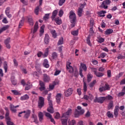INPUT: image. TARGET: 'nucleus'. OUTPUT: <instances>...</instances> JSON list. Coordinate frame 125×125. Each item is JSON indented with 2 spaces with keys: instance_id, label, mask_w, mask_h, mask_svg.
Returning a JSON list of instances; mask_svg holds the SVG:
<instances>
[{
  "instance_id": "1",
  "label": "nucleus",
  "mask_w": 125,
  "mask_h": 125,
  "mask_svg": "<svg viewBox=\"0 0 125 125\" xmlns=\"http://www.w3.org/2000/svg\"><path fill=\"white\" fill-rule=\"evenodd\" d=\"M69 20L70 23H71V27L73 28L76 25V22H77V17H76V14L74 11H71L69 12Z\"/></svg>"
},
{
  "instance_id": "2",
  "label": "nucleus",
  "mask_w": 125,
  "mask_h": 125,
  "mask_svg": "<svg viewBox=\"0 0 125 125\" xmlns=\"http://www.w3.org/2000/svg\"><path fill=\"white\" fill-rule=\"evenodd\" d=\"M51 94H49L48 95V96L47 97V100L48 101L49 107L47 108V111L49 112V113H51V114H52L54 113V110H53V107L52 106V101L51 100Z\"/></svg>"
},
{
  "instance_id": "3",
  "label": "nucleus",
  "mask_w": 125,
  "mask_h": 125,
  "mask_svg": "<svg viewBox=\"0 0 125 125\" xmlns=\"http://www.w3.org/2000/svg\"><path fill=\"white\" fill-rule=\"evenodd\" d=\"M84 113V109H82V107L77 106V109H76L74 112V115L75 118H78L80 115H83Z\"/></svg>"
},
{
  "instance_id": "4",
  "label": "nucleus",
  "mask_w": 125,
  "mask_h": 125,
  "mask_svg": "<svg viewBox=\"0 0 125 125\" xmlns=\"http://www.w3.org/2000/svg\"><path fill=\"white\" fill-rule=\"evenodd\" d=\"M83 69L85 72L87 70V68L86 67V65L84 63H81L80 64V71L79 74L81 77V78H83Z\"/></svg>"
},
{
  "instance_id": "5",
  "label": "nucleus",
  "mask_w": 125,
  "mask_h": 125,
  "mask_svg": "<svg viewBox=\"0 0 125 125\" xmlns=\"http://www.w3.org/2000/svg\"><path fill=\"white\" fill-rule=\"evenodd\" d=\"M105 100H106V98L105 97H100L99 98L96 97L94 102L95 103H100V104H102L104 103Z\"/></svg>"
},
{
  "instance_id": "6",
  "label": "nucleus",
  "mask_w": 125,
  "mask_h": 125,
  "mask_svg": "<svg viewBox=\"0 0 125 125\" xmlns=\"http://www.w3.org/2000/svg\"><path fill=\"white\" fill-rule=\"evenodd\" d=\"M111 3V0H104L101 5V7L104 8V9H107L108 8V6Z\"/></svg>"
},
{
  "instance_id": "7",
  "label": "nucleus",
  "mask_w": 125,
  "mask_h": 125,
  "mask_svg": "<svg viewBox=\"0 0 125 125\" xmlns=\"http://www.w3.org/2000/svg\"><path fill=\"white\" fill-rule=\"evenodd\" d=\"M85 5V3L80 4V7L79 8L77 11L78 15L79 17L83 16V9Z\"/></svg>"
},
{
  "instance_id": "8",
  "label": "nucleus",
  "mask_w": 125,
  "mask_h": 125,
  "mask_svg": "<svg viewBox=\"0 0 125 125\" xmlns=\"http://www.w3.org/2000/svg\"><path fill=\"white\" fill-rule=\"evenodd\" d=\"M23 113H25L24 115L25 118L28 119V118L30 117V114H31V111H30V110L21 111L19 113V117H21V114H23Z\"/></svg>"
},
{
  "instance_id": "9",
  "label": "nucleus",
  "mask_w": 125,
  "mask_h": 125,
  "mask_svg": "<svg viewBox=\"0 0 125 125\" xmlns=\"http://www.w3.org/2000/svg\"><path fill=\"white\" fill-rule=\"evenodd\" d=\"M72 114V109L69 108L66 113L62 114V118H64V119H68L69 116Z\"/></svg>"
},
{
  "instance_id": "10",
  "label": "nucleus",
  "mask_w": 125,
  "mask_h": 125,
  "mask_svg": "<svg viewBox=\"0 0 125 125\" xmlns=\"http://www.w3.org/2000/svg\"><path fill=\"white\" fill-rule=\"evenodd\" d=\"M44 104V98L42 97H39V101L38 102V106L39 108H42Z\"/></svg>"
},
{
  "instance_id": "11",
  "label": "nucleus",
  "mask_w": 125,
  "mask_h": 125,
  "mask_svg": "<svg viewBox=\"0 0 125 125\" xmlns=\"http://www.w3.org/2000/svg\"><path fill=\"white\" fill-rule=\"evenodd\" d=\"M66 68H67V71H68L69 73H72L74 72V69L73 68V67L71 66V62H67Z\"/></svg>"
},
{
  "instance_id": "12",
  "label": "nucleus",
  "mask_w": 125,
  "mask_h": 125,
  "mask_svg": "<svg viewBox=\"0 0 125 125\" xmlns=\"http://www.w3.org/2000/svg\"><path fill=\"white\" fill-rule=\"evenodd\" d=\"M105 90H110V87L109 86V84H105L104 87H102L99 88V91L100 92H102V91H105Z\"/></svg>"
},
{
  "instance_id": "13",
  "label": "nucleus",
  "mask_w": 125,
  "mask_h": 125,
  "mask_svg": "<svg viewBox=\"0 0 125 125\" xmlns=\"http://www.w3.org/2000/svg\"><path fill=\"white\" fill-rule=\"evenodd\" d=\"M72 92H73V89L69 88L64 91L65 96L68 97L72 95Z\"/></svg>"
},
{
  "instance_id": "14",
  "label": "nucleus",
  "mask_w": 125,
  "mask_h": 125,
  "mask_svg": "<svg viewBox=\"0 0 125 125\" xmlns=\"http://www.w3.org/2000/svg\"><path fill=\"white\" fill-rule=\"evenodd\" d=\"M18 107H19V105H16V106H14L13 104H11L10 105V109L13 113H16V111H17L16 108H18Z\"/></svg>"
},
{
  "instance_id": "15",
  "label": "nucleus",
  "mask_w": 125,
  "mask_h": 125,
  "mask_svg": "<svg viewBox=\"0 0 125 125\" xmlns=\"http://www.w3.org/2000/svg\"><path fill=\"white\" fill-rule=\"evenodd\" d=\"M43 81L45 82V83H48L50 81V77L47 74H44L43 77Z\"/></svg>"
},
{
  "instance_id": "16",
  "label": "nucleus",
  "mask_w": 125,
  "mask_h": 125,
  "mask_svg": "<svg viewBox=\"0 0 125 125\" xmlns=\"http://www.w3.org/2000/svg\"><path fill=\"white\" fill-rule=\"evenodd\" d=\"M5 12L6 16H7L8 18H11L12 16L10 14V8H6Z\"/></svg>"
},
{
  "instance_id": "17",
  "label": "nucleus",
  "mask_w": 125,
  "mask_h": 125,
  "mask_svg": "<svg viewBox=\"0 0 125 125\" xmlns=\"http://www.w3.org/2000/svg\"><path fill=\"white\" fill-rule=\"evenodd\" d=\"M53 21H55L57 25H61L62 24V21L59 18H55Z\"/></svg>"
},
{
  "instance_id": "18",
  "label": "nucleus",
  "mask_w": 125,
  "mask_h": 125,
  "mask_svg": "<svg viewBox=\"0 0 125 125\" xmlns=\"http://www.w3.org/2000/svg\"><path fill=\"white\" fill-rule=\"evenodd\" d=\"M114 115L115 118H117L118 117V115H119V106H116L115 107V108L114 110Z\"/></svg>"
},
{
  "instance_id": "19",
  "label": "nucleus",
  "mask_w": 125,
  "mask_h": 125,
  "mask_svg": "<svg viewBox=\"0 0 125 125\" xmlns=\"http://www.w3.org/2000/svg\"><path fill=\"white\" fill-rule=\"evenodd\" d=\"M44 42L46 44L49 43V35L48 34H45Z\"/></svg>"
},
{
  "instance_id": "20",
  "label": "nucleus",
  "mask_w": 125,
  "mask_h": 125,
  "mask_svg": "<svg viewBox=\"0 0 125 125\" xmlns=\"http://www.w3.org/2000/svg\"><path fill=\"white\" fill-rule=\"evenodd\" d=\"M58 13V11L56 10H55L53 12L52 15L51 17V19H52V21H53V20L54 19V18H56V16H57Z\"/></svg>"
},
{
  "instance_id": "21",
  "label": "nucleus",
  "mask_w": 125,
  "mask_h": 125,
  "mask_svg": "<svg viewBox=\"0 0 125 125\" xmlns=\"http://www.w3.org/2000/svg\"><path fill=\"white\" fill-rule=\"evenodd\" d=\"M45 27V26H44V24H43L40 28V37H42V35H43V33H44V28Z\"/></svg>"
},
{
  "instance_id": "22",
  "label": "nucleus",
  "mask_w": 125,
  "mask_h": 125,
  "mask_svg": "<svg viewBox=\"0 0 125 125\" xmlns=\"http://www.w3.org/2000/svg\"><path fill=\"white\" fill-rule=\"evenodd\" d=\"M38 29H39V22L38 21H37L35 23V24L34 25V28L33 31V34H35L36 33V32H37L38 31Z\"/></svg>"
},
{
  "instance_id": "23",
  "label": "nucleus",
  "mask_w": 125,
  "mask_h": 125,
  "mask_svg": "<svg viewBox=\"0 0 125 125\" xmlns=\"http://www.w3.org/2000/svg\"><path fill=\"white\" fill-rule=\"evenodd\" d=\"M9 28V25H5L3 27L0 29V34L2 33V32H4V31H6Z\"/></svg>"
},
{
  "instance_id": "24",
  "label": "nucleus",
  "mask_w": 125,
  "mask_h": 125,
  "mask_svg": "<svg viewBox=\"0 0 125 125\" xmlns=\"http://www.w3.org/2000/svg\"><path fill=\"white\" fill-rule=\"evenodd\" d=\"M29 98H30L29 95H28V94H25L21 97V101H24V100H28Z\"/></svg>"
},
{
  "instance_id": "25",
  "label": "nucleus",
  "mask_w": 125,
  "mask_h": 125,
  "mask_svg": "<svg viewBox=\"0 0 125 125\" xmlns=\"http://www.w3.org/2000/svg\"><path fill=\"white\" fill-rule=\"evenodd\" d=\"M32 122L37 123V121H38V117L37 115L35 114H33L31 118Z\"/></svg>"
},
{
  "instance_id": "26",
  "label": "nucleus",
  "mask_w": 125,
  "mask_h": 125,
  "mask_svg": "<svg viewBox=\"0 0 125 125\" xmlns=\"http://www.w3.org/2000/svg\"><path fill=\"white\" fill-rule=\"evenodd\" d=\"M43 65L44 66V67H45V68H48L49 67V64H48V61L47 60H44Z\"/></svg>"
},
{
  "instance_id": "27",
  "label": "nucleus",
  "mask_w": 125,
  "mask_h": 125,
  "mask_svg": "<svg viewBox=\"0 0 125 125\" xmlns=\"http://www.w3.org/2000/svg\"><path fill=\"white\" fill-rule=\"evenodd\" d=\"M24 21H25V18L22 17L19 23V28H21L22 26H23Z\"/></svg>"
},
{
  "instance_id": "28",
  "label": "nucleus",
  "mask_w": 125,
  "mask_h": 125,
  "mask_svg": "<svg viewBox=\"0 0 125 125\" xmlns=\"http://www.w3.org/2000/svg\"><path fill=\"white\" fill-rule=\"evenodd\" d=\"M32 87H33V85L31 84V83H28L26 85L25 90H29V89L32 88Z\"/></svg>"
},
{
  "instance_id": "29",
  "label": "nucleus",
  "mask_w": 125,
  "mask_h": 125,
  "mask_svg": "<svg viewBox=\"0 0 125 125\" xmlns=\"http://www.w3.org/2000/svg\"><path fill=\"white\" fill-rule=\"evenodd\" d=\"M6 118V120L7 121H8L7 122V125H14V124H13V123L10 122V118L9 117V116H5Z\"/></svg>"
},
{
  "instance_id": "30",
  "label": "nucleus",
  "mask_w": 125,
  "mask_h": 125,
  "mask_svg": "<svg viewBox=\"0 0 125 125\" xmlns=\"http://www.w3.org/2000/svg\"><path fill=\"white\" fill-rule=\"evenodd\" d=\"M83 93L84 94H85V92H86L87 90V86L86 85V83L85 82H84V80H83Z\"/></svg>"
},
{
  "instance_id": "31",
  "label": "nucleus",
  "mask_w": 125,
  "mask_h": 125,
  "mask_svg": "<svg viewBox=\"0 0 125 125\" xmlns=\"http://www.w3.org/2000/svg\"><path fill=\"white\" fill-rule=\"evenodd\" d=\"M38 116L39 118V121L40 122H42V120H43V114L42 112H40L38 114Z\"/></svg>"
},
{
  "instance_id": "32",
  "label": "nucleus",
  "mask_w": 125,
  "mask_h": 125,
  "mask_svg": "<svg viewBox=\"0 0 125 125\" xmlns=\"http://www.w3.org/2000/svg\"><path fill=\"white\" fill-rule=\"evenodd\" d=\"M51 33L53 38H54V39H56L57 37V33H56V31H55V30H52L51 31Z\"/></svg>"
},
{
  "instance_id": "33",
  "label": "nucleus",
  "mask_w": 125,
  "mask_h": 125,
  "mask_svg": "<svg viewBox=\"0 0 125 125\" xmlns=\"http://www.w3.org/2000/svg\"><path fill=\"white\" fill-rule=\"evenodd\" d=\"M105 13H106V11H101L98 13V14L100 17H104L105 16Z\"/></svg>"
},
{
  "instance_id": "34",
  "label": "nucleus",
  "mask_w": 125,
  "mask_h": 125,
  "mask_svg": "<svg viewBox=\"0 0 125 125\" xmlns=\"http://www.w3.org/2000/svg\"><path fill=\"white\" fill-rule=\"evenodd\" d=\"M28 22L29 23V25L31 26H33L34 25V22H33V19L31 16H29L28 17Z\"/></svg>"
},
{
  "instance_id": "35",
  "label": "nucleus",
  "mask_w": 125,
  "mask_h": 125,
  "mask_svg": "<svg viewBox=\"0 0 125 125\" xmlns=\"http://www.w3.org/2000/svg\"><path fill=\"white\" fill-rule=\"evenodd\" d=\"M114 31L112 29H107L104 32L105 35H110L112 34Z\"/></svg>"
},
{
  "instance_id": "36",
  "label": "nucleus",
  "mask_w": 125,
  "mask_h": 125,
  "mask_svg": "<svg viewBox=\"0 0 125 125\" xmlns=\"http://www.w3.org/2000/svg\"><path fill=\"white\" fill-rule=\"evenodd\" d=\"M68 121V118H62L61 120L62 125H67V122Z\"/></svg>"
},
{
  "instance_id": "37",
  "label": "nucleus",
  "mask_w": 125,
  "mask_h": 125,
  "mask_svg": "<svg viewBox=\"0 0 125 125\" xmlns=\"http://www.w3.org/2000/svg\"><path fill=\"white\" fill-rule=\"evenodd\" d=\"M49 50V47H48L46 49V51L44 52V54H43V58H45V57H47V56L48 55V51Z\"/></svg>"
},
{
  "instance_id": "38",
  "label": "nucleus",
  "mask_w": 125,
  "mask_h": 125,
  "mask_svg": "<svg viewBox=\"0 0 125 125\" xmlns=\"http://www.w3.org/2000/svg\"><path fill=\"white\" fill-rule=\"evenodd\" d=\"M56 99L58 103H60V100H61V94H58L56 97Z\"/></svg>"
},
{
  "instance_id": "39",
  "label": "nucleus",
  "mask_w": 125,
  "mask_h": 125,
  "mask_svg": "<svg viewBox=\"0 0 125 125\" xmlns=\"http://www.w3.org/2000/svg\"><path fill=\"white\" fill-rule=\"evenodd\" d=\"M95 75V76H96V77H98V78H101V77H103V76H104V74L103 73L98 72H97V73Z\"/></svg>"
},
{
  "instance_id": "40",
  "label": "nucleus",
  "mask_w": 125,
  "mask_h": 125,
  "mask_svg": "<svg viewBox=\"0 0 125 125\" xmlns=\"http://www.w3.org/2000/svg\"><path fill=\"white\" fill-rule=\"evenodd\" d=\"M113 107H114V105L113 104V101H111L108 105V109L110 110V109H113Z\"/></svg>"
},
{
  "instance_id": "41",
  "label": "nucleus",
  "mask_w": 125,
  "mask_h": 125,
  "mask_svg": "<svg viewBox=\"0 0 125 125\" xmlns=\"http://www.w3.org/2000/svg\"><path fill=\"white\" fill-rule=\"evenodd\" d=\"M87 82L89 83V82H90L92 79V75L90 74H88L87 75Z\"/></svg>"
},
{
  "instance_id": "42",
  "label": "nucleus",
  "mask_w": 125,
  "mask_h": 125,
  "mask_svg": "<svg viewBox=\"0 0 125 125\" xmlns=\"http://www.w3.org/2000/svg\"><path fill=\"white\" fill-rule=\"evenodd\" d=\"M11 81L12 82V84H13V85H16V81H15V80H14V76H12L11 77Z\"/></svg>"
},
{
  "instance_id": "43",
  "label": "nucleus",
  "mask_w": 125,
  "mask_h": 125,
  "mask_svg": "<svg viewBox=\"0 0 125 125\" xmlns=\"http://www.w3.org/2000/svg\"><path fill=\"white\" fill-rule=\"evenodd\" d=\"M58 57V55L56 52H53L52 54V57L53 59H57V57Z\"/></svg>"
},
{
  "instance_id": "44",
  "label": "nucleus",
  "mask_w": 125,
  "mask_h": 125,
  "mask_svg": "<svg viewBox=\"0 0 125 125\" xmlns=\"http://www.w3.org/2000/svg\"><path fill=\"white\" fill-rule=\"evenodd\" d=\"M107 116L108 118H114V115H113V113L110 111H108L107 112Z\"/></svg>"
},
{
  "instance_id": "45",
  "label": "nucleus",
  "mask_w": 125,
  "mask_h": 125,
  "mask_svg": "<svg viewBox=\"0 0 125 125\" xmlns=\"http://www.w3.org/2000/svg\"><path fill=\"white\" fill-rule=\"evenodd\" d=\"M63 37H61L59 40V42H58V45H60L61 44H63Z\"/></svg>"
},
{
  "instance_id": "46",
  "label": "nucleus",
  "mask_w": 125,
  "mask_h": 125,
  "mask_svg": "<svg viewBox=\"0 0 125 125\" xmlns=\"http://www.w3.org/2000/svg\"><path fill=\"white\" fill-rule=\"evenodd\" d=\"M107 55V54L105 53H102L100 56L98 57L99 59L100 58H105V57H106V56Z\"/></svg>"
},
{
  "instance_id": "47",
  "label": "nucleus",
  "mask_w": 125,
  "mask_h": 125,
  "mask_svg": "<svg viewBox=\"0 0 125 125\" xmlns=\"http://www.w3.org/2000/svg\"><path fill=\"white\" fill-rule=\"evenodd\" d=\"M11 92L15 95H20V94H21L19 92H18L17 90H12Z\"/></svg>"
},
{
  "instance_id": "48",
  "label": "nucleus",
  "mask_w": 125,
  "mask_h": 125,
  "mask_svg": "<svg viewBox=\"0 0 125 125\" xmlns=\"http://www.w3.org/2000/svg\"><path fill=\"white\" fill-rule=\"evenodd\" d=\"M72 35L73 36H78L79 34V30L77 29V30L73 31L71 32Z\"/></svg>"
},
{
  "instance_id": "49",
  "label": "nucleus",
  "mask_w": 125,
  "mask_h": 125,
  "mask_svg": "<svg viewBox=\"0 0 125 125\" xmlns=\"http://www.w3.org/2000/svg\"><path fill=\"white\" fill-rule=\"evenodd\" d=\"M3 65H4V68L5 70V73H6V72H7V62H4Z\"/></svg>"
},
{
  "instance_id": "50",
  "label": "nucleus",
  "mask_w": 125,
  "mask_h": 125,
  "mask_svg": "<svg viewBox=\"0 0 125 125\" xmlns=\"http://www.w3.org/2000/svg\"><path fill=\"white\" fill-rule=\"evenodd\" d=\"M65 1H66V0H60L59 2V5L60 6H62L63 4L64 3Z\"/></svg>"
},
{
  "instance_id": "51",
  "label": "nucleus",
  "mask_w": 125,
  "mask_h": 125,
  "mask_svg": "<svg viewBox=\"0 0 125 125\" xmlns=\"http://www.w3.org/2000/svg\"><path fill=\"white\" fill-rule=\"evenodd\" d=\"M95 83H96V80H94L92 82H91L90 83V84H89L90 87H93V86H94V84H95Z\"/></svg>"
},
{
  "instance_id": "52",
  "label": "nucleus",
  "mask_w": 125,
  "mask_h": 125,
  "mask_svg": "<svg viewBox=\"0 0 125 125\" xmlns=\"http://www.w3.org/2000/svg\"><path fill=\"white\" fill-rule=\"evenodd\" d=\"M68 125H75L76 121L75 120H72L71 122H70V120H68Z\"/></svg>"
},
{
  "instance_id": "53",
  "label": "nucleus",
  "mask_w": 125,
  "mask_h": 125,
  "mask_svg": "<svg viewBox=\"0 0 125 125\" xmlns=\"http://www.w3.org/2000/svg\"><path fill=\"white\" fill-rule=\"evenodd\" d=\"M104 97L105 98V100H112V99H113V97L110 95H108V96Z\"/></svg>"
},
{
  "instance_id": "54",
  "label": "nucleus",
  "mask_w": 125,
  "mask_h": 125,
  "mask_svg": "<svg viewBox=\"0 0 125 125\" xmlns=\"http://www.w3.org/2000/svg\"><path fill=\"white\" fill-rule=\"evenodd\" d=\"M10 42V38H8L4 41L5 44H7Z\"/></svg>"
},
{
  "instance_id": "55",
  "label": "nucleus",
  "mask_w": 125,
  "mask_h": 125,
  "mask_svg": "<svg viewBox=\"0 0 125 125\" xmlns=\"http://www.w3.org/2000/svg\"><path fill=\"white\" fill-rule=\"evenodd\" d=\"M55 118L58 120V119L60 118V114L59 113L57 112L55 114Z\"/></svg>"
},
{
  "instance_id": "56",
  "label": "nucleus",
  "mask_w": 125,
  "mask_h": 125,
  "mask_svg": "<svg viewBox=\"0 0 125 125\" xmlns=\"http://www.w3.org/2000/svg\"><path fill=\"white\" fill-rule=\"evenodd\" d=\"M63 14H64V12L62 10H60L59 12V16H60V17H62V16H63Z\"/></svg>"
},
{
  "instance_id": "57",
  "label": "nucleus",
  "mask_w": 125,
  "mask_h": 125,
  "mask_svg": "<svg viewBox=\"0 0 125 125\" xmlns=\"http://www.w3.org/2000/svg\"><path fill=\"white\" fill-rule=\"evenodd\" d=\"M86 42H87V44H88V45H90V46H91V43H90V40L89 37H88L87 38Z\"/></svg>"
},
{
  "instance_id": "58",
  "label": "nucleus",
  "mask_w": 125,
  "mask_h": 125,
  "mask_svg": "<svg viewBox=\"0 0 125 125\" xmlns=\"http://www.w3.org/2000/svg\"><path fill=\"white\" fill-rule=\"evenodd\" d=\"M77 93H78L79 95H81V94H82V89L81 88H77Z\"/></svg>"
},
{
  "instance_id": "59",
  "label": "nucleus",
  "mask_w": 125,
  "mask_h": 125,
  "mask_svg": "<svg viewBox=\"0 0 125 125\" xmlns=\"http://www.w3.org/2000/svg\"><path fill=\"white\" fill-rule=\"evenodd\" d=\"M49 18V14H46L43 17L44 20H47Z\"/></svg>"
},
{
  "instance_id": "60",
  "label": "nucleus",
  "mask_w": 125,
  "mask_h": 125,
  "mask_svg": "<svg viewBox=\"0 0 125 125\" xmlns=\"http://www.w3.org/2000/svg\"><path fill=\"white\" fill-rule=\"evenodd\" d=\"M37 56H38V57H41V56H42V57H43L42 52L41 51L38 52L37 53Z\"/></svg>"
},
{
  "instance_id": "61",
  "label": "nucleus",
  "mask_w": 125,
  "mask_h": 125,
  "mask_svg": "<svg viewBox=\"0 0 125 125\" xmlns=\"http://www.w3.org/2000/svg\"><path fill=\"white\" fill-rule=\"evenodd\" d=\"M45 116L47 117V118H49V119H51V117L52 116H51V114L50 113H48V112L45 113Z\"/></svg>"
},
{
  "instance_id": "62",
  "label": "nucleus",
  "mask_w": 125,
  "mask_h": 125,
  "mask_svg": "<svg viewBox=\"0 0 125 125\" xmlns=\"http://www.w3.org/2000/svg\"><path fill=\"white\" fill-rule=\"evenodd\" d=\"M91 70H92V71L93 72L95 75L97 73V69L96 68L92 67L91 68Z\"/></svg>"
},
{
  "instance_id": "63",
  "label": "nucleus",
  "mask_w": 125,
  "mask_h": 125,
  "mask_svg": "<svg viewBox=\"0 0 125 125\" xmlns=\"http://www.w3.org/2000/svg\"><path fill=\"white\" fill-rule=\"evenodd\" d=\"M2 22L4 23V24H7V23H8V21H7V19H6V18H4Z\"/></svg>"
},
{
  "instance_id": "64",
  "label": "nucleus",
  "mask_w": 125,
  "mask_h": 125,
  "mask_svg": "<svg viewBox=\"0 0 125 125\" xmlns=\"http://www.w3.org/2000/svg\"><path fill=\"white\" fill-rule=\"evenodd\" d=\"M35 13L36 15H39V6L37 7L35 9Z\"/></svg>"
}]
</instances>
